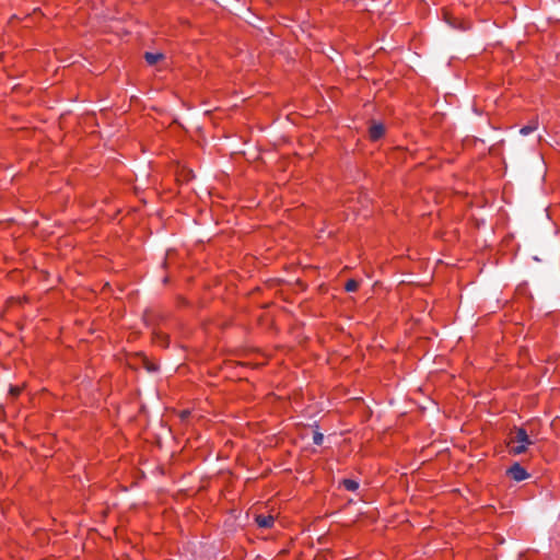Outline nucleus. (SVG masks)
I'll return each mask as SVG.
<instances>
[{"mask_svg":"<svg viewBox=\"0 0 560 560\" xmlns=\"http://www.w3.org/2000/svg\"><path fill=\"white\" fill-rule=\"evenodd\" d=\"M508 475L515 481H523L528 477L527 471L518 463L509 468Z\"/></svg>","mask_w":560,"mask_h":560,"instance_id":"f257e3e1","label":"nucleus"},{"mask_svg":"<svg viewBox=\"0 0 560 560\" xmlns=\"http://www.w3.org/2000/svg\"><path fill=\"white\" fill-rule=\"evenodd\" d=\"M385 133V127L383 124H373L369 129V136L371 140L376 141L381 139Z\"/></svg>","mask_w":560,"mask_h":560,"instance_id":"f03ea898","label":"nucleus"},{"mask_svg":"<svg viewBox=\"0 0 560 560\" xmlns=\"http://www.w3.org/2000/svg\"><path fill=\"white\" fill-rule=\"evenodd\" d=\"M514 442H517V443H521V444H526V445H530L532 444V441H530L527 432L523 428L516 429L515 436L512 440V443H514Z\"/></svg>","mask_w":560,"mask_h":560,"instance_id":"7ed1b4c3","label":"nucleus"},{"mask_svg":"<svg viewBox=\"0 0 560 560\" xmlns=\"http://www.w3.org/2000/svg\"><path fill=\"white\" fill-rule=\"evenodd\" d=\"M256 522L261 528H269L273 525L275 518L271 515H257Z\"/></svg>","mask_w":560,"mask_h":560,"instance_id":"20e7f679","label":"nucleus"},{"mask_svg":"<svg viewBox=\"0 0 560 560\" xmlns=\"http://www.w3.org/2000/svg\"><path fill=\"white\" fill-rule=\"evenodd\" d=\"M537 128H538V121L532 120L528 125H526L520 129V133L523 136H528V135L533 133L534 131H536Z\"/></svg>","mask_w":560,"mask_h":560,"instance_id":"39448f33","label":"nucleus"},{"mask_svg":"<svg viewBox=\"0 0 560 560\" xmlns=\"http://www.w3.org/2000/svg\"><path fill=\"white\" fill-rule=\"evenodd\" d=\"M162 57H163L162 54H154V52H145V55H144L145 61L151 66L155 65Z\"/></svg>","mask_w":560,"mask_h":560,"instance_id":"423d86ee","label":"nucleus"},{"mask_svg":"<svg viewBox=\"0 0 560 560\" xmlns=\"http://www.w3.org/2000/svg\"><path fill=\"white\" fill-rule=\"evenodd\" d=\"M342 485L345 488L349 491H354L359 488V483L355 480L352 479H343Z\"/></svg>","mask_w":560,"mask_h":560,"instance_id":"0eeeda50","label":"nucleus"},{"mask_svg":"<svg viewBox=\"0 0 560 560\" xmlns=\"http://www.w3.org/2000/svg\"><path fill=\"white\" fill-rule=\"evenodd\" d=\"M359 288V282L354 279H350L347 281L345 289L347 292H354Z\"/></svg>","mask_w":560,"mask_h":560,"instance_id":"6e6552de","label":"nucleus"},{"mask_svg":"<svg viewBox=\"0 0 560 560\" xmlns=\"http://www.w3.org/2000/svg\"><path fill=\"white\" fill-rule=\"evenodd\" d=\"M527 446L528 445H526V444L518 443V445L511 446V453H513L515 455L522 454L527 450Z\"/></svg>","mask_w":560,"mask_h":560,"instance_id":"1a4fd4ad","label":"nucleus"},{"mask_svg":"<svg viewBox=\"0 0 560 560\" xmlns=\"http://www.w3.org/2000/svg\"><path fill=\"white\" fill-rule=\"evenodd\" d=\"M324 441V435L318 432V431H315L314 434H313V443L316 444V445H320Z\"/></svg>","mask_w":560,"mask_h":560,"instance_id":"9d476101","label":"nucleus"},{"mask_svg":"<svg viewBox=\"0 0 560 560\" xmlns=\"http://www.w3.org/2000/svg\"><path fill=\"white\" fill-rule=\"evenodd\" d=\"M21 389H22V387H15V386H12V387H9V392H8V394H9L12 398H14V397H16L18 395H20Z\"/></svg>","mask_w":560,"mask_h":560,"instance_id":"9b49d317","label":"nucleus"},{"mask_svg":"<svg viewBox=\"0 0 560 560\" xmlns=\"http://www.w3.org/2000/svg\"><path fill=\"white\" fill-rule=\"evenodd\" d=\"M156 342H159L161 346H167V337L166 336H163V335H158L156 334Z\"/></svg>","mask_w":560,"mask_h":560,"instance_id":"f8f14e48","label":"nucleus"},{"mask_svg":"<svg viewBox=\"0 0 560 560\" xmlns=\"http://www.w3.org/2000/svg\"><path fill=\"white\" fill-rule=\"evenodd\" d=\"M189 415H190L189 409H185V410L180 411V413H179V416L183 420L187 419Z\"/></svg>","mask_w":560,"mask_h":560,"instance_id":"ddd939ff","label":"nucleus"},{"mask_svg":"<svg viewBox=\"0 0 560 560\" xmlns=\"http://www.w3.org/2000/svg\"><path fill=\"white\" fill-rule=\"evenodd\" d=\"M145 366H147V370L151 371V372L156 370V366L153 363L147 362Z\"/></svg>","mask_w":560,"mask_h":560,"instance_id":"4468645a","label":"nucleus"}]
</instances>
